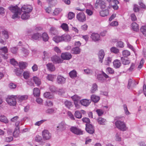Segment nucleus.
<instances>
[{"mask_svg": "<svg viewBox=\"0 0 146 146\" xmlns=\"http://www.w3.org/2000/svg\"><path fill=\"white\" fill-rule=\"evenodd\" d=\"M99 71L96 70L95 72V76L97 81L100 83H103L105 81L106 79L109 78V76L102 70V74L97 73H99Z\"/></svg>", "mask_w": 146, "mask_h": 146, "instance_id": "nucleus-1", "label": "nucleus"}, {"mask_svg": "<svg viewBox=\"0 0 146 146\" xmlns=\"http://www.w3.org/2000/svg\"><path fill=\"white\" fill-rule=\"evenodd\" d=\"M121 118H124L123 117H121ZM121 117H117V120L115 122V124L116 127L120 130L124 131L126 130V126L125 123L123 120L121 119L120 120Z\"/></svg>", "mask_w": 146, "mask_h": 146, "instance_id": "nucleus-2", "label": "nucleus"}, {"mask_svg": "<svg viewBox=\"0 0 146 146\" xmlns=\"http://www.w3.org/2000/svg\"><path fill=\"white\" fill-rule=\"evenodd\" d=\"M9 9L11 12L14 13L12 17L13 19H15L19 17V15L21 14V11L17 6L11 5L9 7Z\"/></svg>", "mask_w": 146, "mask_h": 146, "instance_id": "nucleus-3", "label": "nucleus"}, {"mask_svg": "<svg viewBox=\"0 0 146 146\" xmlns=\"http://www.w3.org/2000/svg\"><path fill=\"white\" fill-rule=\"evenodd\" d=\"M17 96L15 95L8 96L6 99V101L8 104L10 106H16L17 104Z\"/></svg>", "mask_w": 146, "mask_h": 146, "instance_id": "nucleus-4", "label": "nucleus"}, {"mask_svg": "<svg viewBox=\"0 0 146 146\" xmlns=\"http://www.w3.org/2000/svg\"><path fill=\"white\" fill-rule=\"evenodd\" d=\"M85 129L88 133L92 134L95 133V128L94 125L91 123L86 124Z\"/></svg>", "mask_w": 146, "mask_h": 146, "instance_id": "nucleus-5", "label": "nucleus"}, {"mask_svg": "<svg viewBox=\"0 0 146 146\" xmlns=\"http://www.w3.org/2000/svg\"><path fill=\"white\" fill-rule=\"evenodd\" d=\"M70 131L73 133L77 135H80L83 134V132L82 130L75 126H72L70 128Z\"/></svg>", "mask_w": 146, "mask_h": 146, "instance_id": "nucleus-6", "label": "nucleus"}, {"mask_svg": "<svg viewBox=\"0 0 146 146\" xmlns=\"http://www.w3.org/2000/svg\"><path fill=\"white\" fill-rule=\"evenodd\" d=\"M42 135L44 140H48L51 137V134L47 130H44L42 132Z\"/></svg>", "mask_w": 146, "mask_h": 146, "instance_id": "nucleus-7", "label": "nucleus"}, {"mask_svg": "<svg viewBox=\"0 0 146 146\" xmlns=\"http://www.w3.org/2000/svg\"><path fill=\"white\" fill-rule=\"evenodd\" d=\"M95 5L96 8L98 7L99 5L102 9H104L106 7V3L104 0H96Z\"/></svg>", "mask_w": 146, "mask_h": 146, "instance_id": "nucleus-8", "label": "nucleus"}, {"mask_svg": "<svg viewBox=\"0 0 146 146\" xmlns=\"http://www.w3.org/2000/svg\"><path fill=\"white\" fill-rule=\"evenodd\" d=\"M76 18L80 22H84L86 20V15L83 12L78 13L77 15Z\"/></svg>", "mask_w": 146, "mask_h": 146, "instance_id": "nucleus-9", "label": "nucleus"}, {"mask_svg": "<svg viewBox=\"0 0 146 146\" xmlns=\"http://www.w3.org/2000/svg\"><path fill=\"white\" fill-rule=\"evenodd\" d=\"M51 60L53 63H61L62 62L63 60L59 56L55 55L51 57Z\"/></svg>", "mask_w": 146, "mask_h": 146, "instance_id": "nucleus-10", "label": "nucleus"}, {"mask_svg": "<svg viewBox=\"0 0 146 146\" xmlns=\"http://www.w3.org/2000/svg\"><path fill=\"white\" fill-rule=\"evenodd\" d=\"M98 55L100 62L102 63L105 55L104 50L103 49L100 50L98 53Z\"/></svg>", "mask_w": 146, "mask_h": 146, "instance_id": "nucleus-11", "label": "nucleus"}, {"mask_svg": "<svg viewBox=\"0 0 146 146\" xmlns=\"http://www.w3.org/2000/svg\"><path fill=\"white\" fill-rule=\"evenodd\" d=\"M67 125L65 122L62 121L58 124L57 127L59 130L62 131L66 129Z\"/></svg>", "mask_w": 146, "mask_h": 146, "instance_id": "nucleus-12", "label": "nucleus"}, {"mask_svg": "<svg viewBox=\"0 0 146 146\" xmlns=\"http://www.w3.org/2000/svg\"><path fill=\"white\" fill-rule=\"evenodd\" d=\"M32 7L30 5H25L21 7V10H25L24 12L29 13L31 12L32 10Z\"/></svg>", "mask_w": 146, "mask_h": 146, "instance_id": "nucleus-13", "label": "nucleus"}, {"mask_svg": "<svg viewBox=\"0 0 146 146\" xmlns=\"http://www.w3.org/2000/svg\"><path fill=\"white\" fill-rule=\"evenodd\" d=\"M66 81V79L61 75H58L56 79V82L58 84H64Z\"/></svg>", "mask_w": 146, "mask_h": 146, "instance_id": "nucleus-14", "label": "nucleus"}, {"mask_svg": "<svg viewBox=\"0 0 146 146\" xmlns=\"http://www.w3.org/2000/svg\"><path fill=\"white\" fill-rule=\"evenodd\" d=\"M61 57L62 59L64 60H68L72 58V56L70 53L64 52L62 53Z\"/></svg>", "mask_w": 146, "mask_h": 146, "instance_id": "nucleus-15", "label": "nucleus"}, {"mask_svg": "<svg viewBox=\"0 0 146 146\" xmlns=\"http://www.w3.org/2000/svg\"><path fill=\"white\" fill-rule=\"evenodd\" d=\"M0 50L1 52L2 53H4L5 55H4L3 54V57L4 58V59H7L8 57V54H6V53L8 52V48L6 46H4L3 47H1L0 48Z\"/></svg>", "mask_w": 146, "mask_h": 146, "instance_id": "nucleus-16", "label": "nucleus"}, {"mask_svg": "<svg viewBox=\"0 0 146 146\" xmlns=\"http://www.w3.org/2000/svg\"><path fill=\"white\" fill-rule=\"evenodd\" d=\"M90 37L92 40L95 42L98 41L100 39V35L97 33H92Z\"/></svg>", "mask_w": 146, "mask_h": 146, "instance_id": "nucleus-17", "label": "nucleus"}, {"mask_svg": "<svg viewBox=\"0 0 146 146\" xmlns=\"http://www.w3.org/2000/svg\"><path fill=\"white\" fill-rule=\"evenodd\" d=\"M91 102V101L90 100L84 99L80 100L79 103L83 106H87L90 104Z\"/></svg>", "mask_w": 146, "mask_h": 146, "instance_id": "nucleus-18", "label": "nucleus"}, {"mask_svg": "<svg viewBox=\"0 0 146 146\" xmlns=\"http://www.w3.org/2000/svg\"><path fill=\"white\" fill-rule=\"evenodd\" d=\"M31 38L33 40H39V38H41V35L40 33H36L32 35Z\"/></svg>", "mask_w": 146, "mask_h": 146, "instance_id": "nucleus-19", "label": "nucleus"}, {"mask_svg": "<svg viewBox=\"0 0 146 146\" xmlns=\"http://www.w3.org/2000/svg\"><path fill=\"white\" fill-rule=\"evenodd\" d=\"M91 101H92L93 102L96 103L98 102L100 99V97L97 96L95 94L92 95L90 97Z\"/></svg>", "mask_w": 146, "mask_h": 146, "instance_id": "nucleus-20", "label": "nucleus"}, {"mask_svg": "<svg viewBox=\"0 0 146 146\" xmlns=\"http://www.w3.org/2000/svg\"><path fill=\"white\" fill-rule=\"evenodd\" d=\"M56 109L52 108H48L46 111V113L49 115H52L55 113L56 112Z\"/></svg>", "mask_w": 146, "mask_h": 146, "instance_id": "nucleus-21", "label": "nucleus"}, {"mask_svg": "<svg viewBox=\"0 0 146 146\" xmlns=\"http://www.w3.org/2000/svg\"><path fill=\"white\" fill-rule=\"evenodd\" d=\"M62 35L61 36H55L53 38V40L56 43H59L63 41Z\"/></svg>", "mask_w": 146, "mask_h": 146, "instance_id": "nucleus-22", "label": "nucleus"}, {"mask_svg": "<svg viewBox=\"0 0 146 146\" xmlns=\"http://www.w3.org/2000/svg\"><path fill=\"white\" fill-rule=\"evenodd\" d=\"M33 80L35 84L37 86H39L41 84V80L36 76L33 77Z\"/></svg>", "mask_w": 146, "mask_h": 146, "instance_id": "nucleus-23", "label": "nucleus"}, {"mask_svg": "<svg viewBox=\"0 0 146 146\" xmlns=\"http://www.w3.org/2000/svg\"><path fill=\"white\" fill-rule=\"evenodd\" d=\"M80 52V50L78 47L73 48L71 50V52L74 54H78Z\"/></svg>", "mask_w": 146, "mask_h": 146, "instance_id": "nucleus-24", "label": "nucleus"}, {"mask_svg": "<svg viewBox=\"0 0 146 146\" xmlns=\"http://www.w3.org/2000/svg\"><path fill=\"white\" fill-rule=\"evenodd\" d=\"M98 90V86L96 83H95L92 84L91 89L90 91V93L93 94Z\"/></svg>", "mask_w": 146, "mask_h": 146, "instance_id": "nucleus-25", "label": "nucleus"}, {"mask_svg": "<svg viewBox=\"0 0 146 146\" xmlns=\"http://www.w3.org/2000/svg\"><path fill=\"white\" fill-rule=\"evenodd\" d=\"M40 94V90L38 88H34L33 94L34 96L36 97L39 96Z\"/></svg>", "mask_w": 146, "mask_h": 146, "instance_id": "nucleus-26", "label": "nucleus"}, {"mask_svg": "<svg viewBox=\"0 0 146 146\" xmlns=\"http://www.w3.org/2000/svg\"><path fill=\"white\" fill-rule=\"evenodd\" d=\"M44 97L48 99H52L53 98V96L49 92H46L44 94Z\"/></svg>", "mask_w": 146, "mask_h": 146, "instance_id": "nucleus-27", "label": "nucleus"}, {"mask_svg": "<svg viewBox=\"0 0 146 146\" xmlns=\"http://www.w3.org/2000/svg\"><path fill=\"white\" fill-rule=\"evenodd\" d=\"M29 13L25 12H24L21 16V18L23 20H27L29 19Z\"/></svg>", "mask_w": 146, "mask_h": 146, "instance_id": "nucleus-28", "label": "nucleus"}, {"mask_svg": "<svg viewBox=\"0 0 146 146\" xmlns=\"http://www.w3.org/2000/svg\"><path fill=\"white\" fill-rule=\"evenodd\" d=\"M63 41H69L71 40V37L70 36L68 35L64 34L62 35Z\"/></svg>", "mask_w": 146, "mask_h": 146, "instance_id": "nucleus-29", "label": "nucleus"}, {"mask_svg": "<svg viewBox=\"0 0 146 146\" xmlns=\"http://www.w3.org/2000/svg\"><path fill=\"white\" fill-rule=\"evenodd\" d=\"M100 15L103 17L107 16L109 14V11L107 9L102 10L100 12Z\"/></svg>", "mask_w": 146, "mask_h": 146, "instance_id": "nucleus-30", "label": "nucleus"}, {"mask_svg": "<svg viewBox=\"0 0 146 146\" xmlns=\"http://www.w3.org/2000/svg\"><path fill=\"white\" fill-rule=\"evenodd\" d=\"M97 121L99 124L101 125H105V122L106 121V119L102 117H99L97 119Z\"/></svg>", "mask_w": 146, "mask_h": 146, "instance_id": "nucleus-31", "label": "nucleus"}, {"mask_svg": "<svg viewBox=\"0 0 146 146\" xmlns=\"http://www.w3.org/2000/svg\"><path fill=\"white\" fill-rule=\"evenodd\" d=\"M69 74L70 77L72 78H73L77 76V72L75 70L71 71Z\"/></svg>", "mask_w": 146, "mask_h": 146, "instance_id": "nucleus-32", "label": "nucleus"}, {"mask_svg": "<svg viewBox=\"0 0 146 146\" xmlns=\"http://www.w3.org/2000/svg\"><path fill=\"white\" fill-rule=\"evenodd\" d=\"M41 37L42 38L43 40L45 42L48 41L49 39V37L48 34L45 32L43 33L42 34Z\"/></svg>", "mask_w": 146, "mask_h": 146, "instance_id": "nucleus-33", "label": "nucleus"}, {"mask_svg": "<svg viewBox=\"0 0 146 146\" xmlns=\"http://www.w3.org/2000/svg\"><path fill=\"white\" fill-rule=\"evenodd\" d=\"M60 27L65 32H67L68 31V27L67 24L65 23H63L61 25Z\"/></svg>", "mask_w": 146, "mask_h": 146, "instance_id": "nucleus-34", "label": "nucleus"}, {"mask_svg": "<svg viewBox=\"0 0 146 146\" xmlns=\"http://www.w3.org/2000/svg\"><path fill=\"white\" fill-rule=\"evenodd\" d=\"M11 64H27L26 62L21 61L19 62V63L14 58H11L10 60Z\"/></svg>", "mask_w": 146, "mask_h": 146, "instance_id": "nucleus-35", "label": "nucleus"}, {"mask_svg": "<svg viewBox=\"0 0 146 146\" xmlns=\"http://www.w3.org/2000/svg\"><path fill=\"white\" fill-rule=\"evenodd\" d=\"M48 70L50 71H54L55 69L54 64H46Z\"/></svg>", "mask_w": 146, "mask_h": 146, "instance_id": "nucleus-36", "label": "nucleus"}, {"mask_svg": "<svg viewBox=\"0 0 146 146\" xmlns=\"http://www.w3.org/2000/svg\"><path fill=\"white\" fill-rule=\"evenodd\" d=\"M28 96L27 95H24L21 96H19L18 99L19 101L21 102L23 100H26L27 99Z\"/></svg>", "mask_w": 146, "mask_h": 146, "instance_id": "nucleus-37", "label": "nucleus"}, {"mask_svg": "<svg viewBox=\"0 0 146 146\" xmlns=\"http://www.w3.org/2000/svg\"><path fill=\"white\" fill-rule=\"evenodd\" d=\"M131 27L132 29L134 31H137L139 30L138 25L136 23H132Z\"/></svg>", "mask_w": 146, "mask_h": 146, "instance_id": "nucleus-38", "label": "nucleus"}, {"mask_svg": "<svg viewBox=\"0 0 146 146\" xmlns=\"http://www.w3.org/2000/svg\"><path fill=\"white\" fill-rule=\"evenodd\" d=\"M0 121L6 123H7L9 122L7 118L4 115L0 116Z\"/></svg>", "mask_w": 146, "mask_h": 146, "instance_id": "nucleus-39", "label": "nucleus"}, {"mask_svg": "<svg viewBox=\"0 0 146 146\" xmlns=\"http://www.w3.org/2000/svg\"><path fill=\"white\" fill-rule=\"evenodd\" d=\"M13 66H18L19 67V68L21 70L20 72H23V70L25 69L26 67V65L27 64H12Z\"/></svg>", "mask_w": 146, "mask_h": 146, "instance_id": "nucleus-40", "label": "nucleus"}, {"mask_svg": "<svg viewBox=\"0 0 146 146\" xmlns=\"http://www.w3.org/2000/svg\"><path fill=\"white\" fill-rule=\"evenodd\" d=\"M64 104L66 107L69 109L72 106V102L66 100L65 101Z\"/></svg>", "mask_w": 146, "mask_h": 146, "instance_id": "nucleus-41", "label": "nucleus"}, {"mask_svg": "<svg viewBox=\"0 0 146 146\" xmlns=\"http://www.w3.org/2000/svg\"><path fill=\"white\" fill-rule=\"evenodd\" d=\"M74 115L75 117L77 118L80 119L82 117L81 113L78 111H77L75 112Z\"/></svg>", "mask_w": 146, "mask_h": 146, "instance_id": "nucleus-42", "label": "nucleus"}, {"mask_svg": "<svg viewBox=\"0 0 146 146\" xmlns=\"http://www.w3.org/2000/svg\"><path fill=\"white\" fill-rule=\"evenodd\" d=\"M111 52L115 54H117L119 52V50L115 47H113L110 49Z\"/></svg>", "mask_w": 146, "mask_h": 146, "instance_id": "nucleus-43", "label": "nucleus"}, {"mask_svg": "<svg viewBox=\"0 0 146 146\" xmlns=\"http://www.w3.org/2000/svg\"><path fill=\"white\" fill-rule=\"evenodd\" d=\"M50 33L52 35H55L57 33V31L56 28L51 27L50 30Z\"/></svg>", "mask_w": 146, "mask_h": 146, "instance_id": "nucleus-44", "label": "nucleus"}, {"mask_svg": "<svg viewBox=\"0 0 146 146\" xmlns=\"http://www.w3.org/2000/svg\"><path fill=\"white\" fill-rule=\"evenodd\" d=\"M2 34L4 36L5 39H7L9 38L8 32L6 30H3L2 31Z\"/></svg>", "mask_w": 146, "mask_h": 146, "instance_id": "nucleus-45", "label": "nucleus"}, {"mask_svg": "<svg viewBox=\"0 0 146 146\" xmlns=\"http://www.w3.org/2000/svg\"><path fill=\"white\" fill-rule=\"evenodd\" d=\"M49 89L51 92L56 93L57 91L58 88L54 86H51L50 87Z\"/></svg>", "mask_w": 146, "mask_h": 146, "instance_id": "nucleus-46", "label": "nucleus"}, {"mask_svg": "<svg viewBox=\"0 0 146 146\" xmlns=\"http://www.w3.org/2000/svg\"><path fill=\"white\" fill-rule=\"evenodd\" d=\"M122 54L124 56L127 57L130 55V52L129 51L125 50L123 51Z\"/></svg>", "mask_w": 146, "mask_h": 146, "instance_id": "nucleus-47", "label": "nucleus"}, {"mask_svg": "<svg viewBox=\"0 0 146 146\" xmlns=\"http://www.w3.org/2000/svg\"><path fill=\"white\" fill-rule=\"evenodd\" d=\"M106 72L108 74H113L114 73L113 69L110 67H108L106 69Z\"/></svg>", "mask_w": 146, "mask_h": 146, "instance_id": "nucleus-48", "label": "nucleus"}, {"mask_svg": "<svg viewBox=\"0 0 146 146\" xmlns=\"http://www.w3.org/2000/svg\"><path fill=\"white\" fill-rule=\"evenodd\" d=\"M123 107L125 114L127 115H129L130 114V113L128 110L127 105L126 104H124L123 105Z\"/></svg>", "mask_w": 146, "mask_h": 146, "instance_id": "nucleus-49", "label": "nucleus"}, {"mask_svg": "<svg viewBox=\"0 0 146 146\" xmlns=\"http://www.w3.org/2000/svg\"><path fill=\"white\" fill-rule=\"evenodd\" d=\"M141 32L146 36V26H142L140 29Z\"/></svg>", "mask_w": 146, "mask_h": 146, "instance_id": "nucleus-50", "label": "nucleus"}, {"mask_svg": "<svg viewBox=\"0 0 146 146\" xmlns=\"http://www.w3.org/2000/svg\"><path fill=\"white\" fill-rule=\"evenodd\" d=\"M21 70L19 68H16L14 70V72L18 76H20L22 73L23 72H20Z\"/></svg>", "mask_w": 146, "mask_h": 146, "instance_id": "nucleus-51", "label": "nucleus"}, {"mask_svg": "<svg viewBox=\"0 0 146 146\" xmlns=\"http://www.w3.org/2000/svg\"><path fill=\"white\" fill-rule=\"evenodd\" d=\"M79 101L78 99H75L74 100V103L75 106V107L77 109H78L80 108V106L78 104L79 103Z\"/></svg>", "mask_w": 146, "mask_h": 146, "instance_id": "nucleus-52", "label": "nucleus"}, {"mask_svg": "<svg viewBox=\"0 0 146 146\" xmlns=\"http://www.w3.org/2000/svg\"><path fill=\"white\" fill-rule=\"evenodd\" d=\"M43 53V55L42 56V58L43 60H45L49 57L48 53L46 51H44Z\"/></svg>", "mask_w": 146, "mask_h": 146, "instance_id": "nucleus-53", "label": "nucleus"}, {"mask_svg": "<svg viewBox=\"0 0 146 146\" xmlns=\"http://www.w3.org/2000/svg\"><path fill=\"white\" fill-rule=\"evenodd\" d=\"M24 78L26 79H28L30 76L29 72L27 71L24 72L23 73Z\"/></svg>", "mask_w": 146, "mask_h": 146, "instance_id": "nucleus-54", "label": "nucleus"}, {"mask_svg": "<svg viewBox=\"0 0 146 146\" xmlns=\"http://www.w3.org/2000/svg\"><path fill=\"white\" fill-rule=\"evenodd\" d=\"M82 120L83 122L86 123V124L90 123V120L88 118L83 117L82 119Z\"/></svg>", "mask_w": 146, "mask_h": 146, "instance_id": "nucleus-55", "label": "nucleus"}, {"mask_svg": "<svg viewBox=\"0 0 146 146\" xmlns=\"http://www.w3.org/2000/svg\"><path fill=\"white\" fill-rule=\"evenodd\" d=\"M62 11V9H61L59 8H56L55 9L53 12V14H54L55 15H57Z\"/></svg>", "mask_w": 146, "mask_h": 146, "instance_id": "nucleus-56", "label": "nucleus"}, {"mask_svg": "<svg viewBox=\"0 0 146 146\" xmlns=\"http://www.w3.org/2000/svg\"><path fill=\"white\" fill-rule=\"evenodd\" d=\"M116 46L120 48H123L124 46L123 42L121 41H118L116 43Z\"/></svg>", "mask_w": 146, "mask_h": 146, "instance_id": "nucleus-57", "label": "nucleus"}, {"mask_svg": "<svg viewBox=\"0 0 146 146\" xmlns=\"http://www.w3.org/2000/svg\"><path fill=\"white\" fill-rule=\"evenodd\" d=\"M64 93V90L63 88L59 89L57 90L56 94H58L59 95H61Z\"/></svg>", "mask_w": 146, "mask_h": 146, "instance_id": "nucleus-58", "label": "nucleus"}, {"mask_svg": "<svg viewBox=\"0 0 146 146\" xmlns=\"http://www.w3.org/2000/svg\"><path fill=\"white\" fill-rule=\"evenodd\" d=\"M96 112L99 116H102L104 113V111L101 109H97L96 110Z\"/></svg>", "mask_w": 146, "mask_h": 146, "instance_id": "nucleus-59", "label": "nucleus"}, {"mask_svg": "<svg viewBox=\"0 0 146 146\" xmlns=\"http://www.w3.org/2000/svg\"><path fill=\"white\" fill-rule=\"evenodd\" d=\"M74 14L72 12H69L68 14V18L69 19L71 20L74 17Z\"/></svg>", "mask_w": 146, "mask_h": 146, "instance_id": "nucleus-60", "label": "nucleus"}, {"mask_svg": "<svg viewBox=\"0 0 146 146\" xmlns=\"http://www.w3.org/2000/svg\"><path fill=\"white\" fill-rule=\"evenodd\" d=\"M133 80L131 78L129 79L128 80V83L127 84V88L129 89L131 87V84H132Z\"/></svg>", "mask_w": 146, "mask_h": 146, "instance_id": "nucleus-61", "label": "nucleus"}, {"mask_svg": "<svg viewBox=\"0 0 146 146\" xmlns=\"http://www.w3.org/2000/svg\"><path fill=\"white\" fill-rule=\"evenodd\" d=\"M17 86L16 84L12 82L10 83L9 84V87L11 89H14Z\"/></svg>", "mask_w": 146, "mask_h": 146, "instance_id": "nucleus-62", "label": "nucleus"}, {"mask_svg": "<svg viewBox=\"0 0 146 146\" xmlns=\"http://www.w3.org/2000/svg\"><path fill=\"white\" fill-rule=\"evenodd\" d=\"M22 51L23 53L24 54V56H27L29 53V51L27 49L23 48H22Z\"/></svg>", "mask_w": 146, "mask_h": 146, "instance_id": "nucleus-63", "label": "nucleus"}, {"mask_svg": "<svg viewBox=\"0 0 146 146\" xmlns=\"http://www.w3.org/2000/svg\"><path fill=\"white\" fill-rule=\"evenodd\" d=\"M112 58L110 57H108L106 58L105 59V61L107 64H110L111 63Z\"/></svg>", "mask_w": 146, "mask_h": 146, "instance_id": "nucleus-64", "label": "nucleus"}]
</instances>
